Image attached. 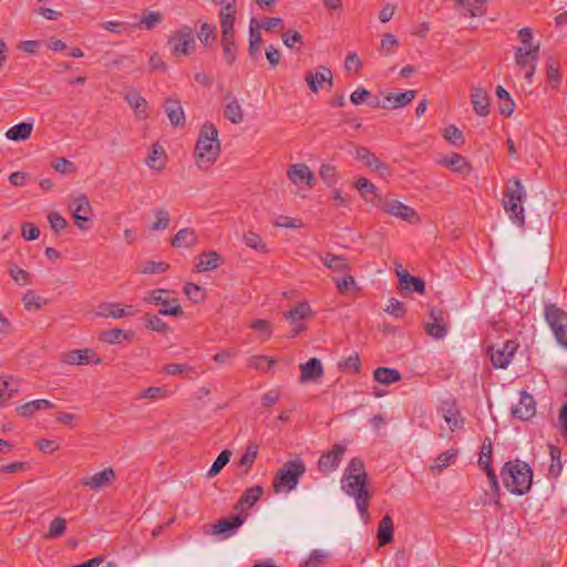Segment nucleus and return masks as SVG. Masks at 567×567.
<instances>
[{
	"label": "nucleus",
	"instance_id": "f257e3e1",
	"mask_svg": "<svg viewBox=\"0 0 567 567\" xmlns=\"http://www.w3.org/2000/svg\"><path fill=\"white\" fill-rule=\"evenodd\" d=\"M367 486L368 474L363 461L353 457L344 470L341 478V489L355 499L358 511L365 520L369 518L368 506L371 499Z\"/></svg>",
	"mask_w": 567,
	"mask_h": 567
},
{
	"label": "nucleus",
	"instance_id": "f03ea898",
	"mask_svg": "<svg viewBox=\"0 0 567 567\" xmlns=\"http://www.w3.org/2000/svg\"><path fill=\"white\" fill-rule=\"evenodd\" d=\"M219 153L218 130L213 123L206 122L199 131L194 150L196 166L202 171H207L217 161Z\"/></svg>",
	"mask_w": 567,
	"mask_h": 567
},
{
	"label": "nucleus",
	"instance_id": "7ed1b4c3",
	"mask_svg": "<svg viewBox=\"0 0 567 567\" xmlns=\"http://www.w3.org/2000/svg\"><path fill=\"white\" fill-rule=\"evenodd\" d=\"M501 476L504 486L513 494L523 495L532 487L533 472L525 462L517 460L505 463Z\"/></svg>",
	"mask_w": 567,
	"mask_h": 567
},
{
	"label": "nucleus",
	"instance_id": "20e7f679",
	"mask_svg": "<svg viewBox=\"0 0 567 567\" xmlns=\"http://www.w3.org/2000/svg\"><path fill=\"white\" fill-rule=\"evenodd\" d=\"M526 197V190L522 184V182L516 178L513 182V186H508L503 196V207L507 213L509 219L518 226L519 228H524L525 226V214L523 202Z\"/></svg>",
	"mask_w": 567,
	"mask_h": 567
},
{
	"label": "nucleus",
	"instance_id": "39448f33",
	"mask_svg": "<svg viewBox=\"0 0 567 567\" xmlns=\"http://www.w3.org/2000/svg\"><path fill=\"white\" fill-rule=\"evenodd\" d=\"M306 465L300 458L286 462L277 472L274 478V491L276 493H289L296 488L299 478L305 474Z\"/></svg>",
	"mask_w": 567,
	"mask_h": 567
},
{
	"label": "nucleus",
	"instance_id": "423d86ee",
	"mask_svg": "<svg viewBox=\"0 0 567 567\" xmlns=\"http://www.w3.org/2000/svg\"><path fill=\"white\" fill-rule=\"evenodd\" d=\"M167 47L175 58L190 55L196 49L193 29L184 25L173 31L167 39Z\"/></svg>",
	"mask_w": 567,
	"mask_h": 567
},
{
	"label": "nucleus",
	"instance_id": "0eeeda50",
	"mask_svg": "<svg viewBox=\"0 0 567 567\" xmlns=\"http://www.w3.org/2000/svg\"><path fill=\"white\" fill-rule=\"evenodd\" d=\"M545 318L557 342L567 349V313L555 305H548L545 308Z\"/></svg>",
	"mask_w": 567,
	"mask_h": 567
},
{
	"label": "nucleus",
	"instance_id": "6e6552de",
	"mask_svg": "<svg viewBox=\"0 0 567 567\" xmlns=\"http://www.w3.org/2000/svg\"><path fill=\"white\" fill-rule=\"evenodd\" d=\"M379 207L389 216L395 217L398 219H401L406 223H419L420 216L417 215L416 210L403 204L401 200L391 198V197H384L381 200V204H379Z\"/></svg>",
	"mask_w": 567,
	"mask_h": 567
},
{
	"label": "nucleus",
	"instance_id": "1a4fd4ad",
	"mask_svg": "<svg viewBox=\"0 0 567 567\" xmlns=\"http://www.w3.org/2000/svg\"><path fill=\"white\" fill-rule=\"evenodd\" d=\"M137 312L138 310L132 305H122L120 302H102L96 307L94 317L102 319H122L126 317H133Z\"/></svg>",
	"mask_w": 567,
	"mask_h": 567
},
{
	"label": "nucleus",
	"instance_id": "9d476101",
	"mask_svg": "<svg viewBox=\"0 0 567 567\" xmlns=\"http://www.w3.org/2000/svg\"><path fill=\"white\" fill-rule=\"evenodd\" d=\"M115 480V471L112 467H105L95 474L81 477L80 483L90 491L99 492L112 485Z\"/></svg>",
	"mask_w": 567,
	"mask_h": 567
},
{
	"label": "nucleus",
	"instance_id": "9b49d317",
	"mask_svg": "<svg viewBox=\"0 0 567 567\" xmlns=\"http://www.w3.org/2000/svg\"><path fill=\"white\" fill-rule=\"evenodd\" d=\"M147 300L155 305H162L163 308L159 309V313L162 315L177 317L183 313L178 300L176 298H169L168 291L166 290L157 289L152 291Z\"/></svg>",
	"mask_w": 567,
	"mask_h": 567
},
{
	"label": "nucleus",
	"instance_id": "f8f14e48",
	"mask_svg": "<svg viewBox=\"0 0 567 567\" xmlns=\"http://www.w3.org/2000/svg\"><path fill=\"white\" fill-rule=\"evenodd\" d=\"M346 452V445L334 444L332 449L323 453L318 461V470L322 474L327 475L336 471L342 460Z\"/></svg>",
	"mask_w": 567,
	"mask_h": 567
},
{
	"label": "nucleus",
	"instance_id": "ddd939ff",
	"mask_svg": "<svg viewBox=\"0 0 567 567\" xmlns=\"http://www.w3.org/2000/svg\"><path fill=\"white\" fill-rule=\"evenodd\" d=\"M61 361L71 365L100 364L102 359L92 349H76L62 354Z\"/></svg>",
	"mask_w": 567,
	"mask_h": 567
},
{
	"label": "nucleus",
	"instance_id": "4468645a",
	"mask_svg": "<svg viewBox=\"0 0 567 567\" xmlns=\"http://www.w3.org/2000/svg\"><path fill=\"white\" fill-rule=\"evenodd\" d=\"M429 317L430 321L424 326L426 332L436 340L443 339L447 333L444 312L441 309L432 308Z\"/></svg>",
	"mask_w": 567,
	"mask_h": 567
},
{
	"label": "nucleus",
	"instance_id": "2eb2a0df",
	"mask_svg": "<svg viewBox=\"0 0 567 567\" xmlns=\"http://www.w3.org/2000/svg\"><path fill=\"white\" fill-rule=\"evenodd\" d=\"M416 96L415 90H408L401 93H389L384 97V102L381 103L379 101L372 103L374 107H383V109H399L404 107L410 104Z\"/></svg>",
	"mask_w": 567,
	"mask_h": 567
},
{
	"label": "nucleus",
	"instance_id": "dca6fc26",
	"mask_svg": "<svg viewBox=\"0 0 567 567\" xmlns=\"http://www.w3.org/2000/svg\"><path fill=\"white\" fill-rule=\"evenodd\" d=\"M517 350V343L515 341H506L502 348L495 349L494 347L491 348V360L495 368L504 369L506 368L512 358L514 357V353Z\"/></svg>",
	"mask_w": 567,
	"mask_h": 567
},
{
	"label": "nucleus",
	"instance_id": "f3484780",
	"mask_svg": "<svg viewBox=\"0 0 567 567\" xmlns=\"http://www.w3.org/2000/svg\"><path fill=\"white\" fill-rule=\"evenodd\" d=\"M471 102L474 112L478 116H487L491 112V96L486 89L482 86H473L471 89Z\"/></svg>",
	"mask_w": 567,
	"mask_h": 567
},
{
	"label": "nucleus",
	"instance_id": "a211bd4d",
	"mask_svg": "<svg viewBox=\"0 0 567 567\" xmlns=\"http://www.w3.org/2000/svg\"><path fill=\"white\" fill-rule=\"evenodd\" d=\"M287 176L293 185L305 183L309 188L313 186L315 175L305 163L290 165L287 169Z\"/></svg>",
	"mask_w": 567,
	"mask_h": 567
},
{
	"label": "nucleus",
	"instance_id": "6ab92c4d",
	"mask_svg": "<svg viewBox=\"0 0 567 567\" xmlns=\"http://www.w3.org/2000/svg\"><path fill=\"white\" fill-rule=\"evenodd\" d=\"M355 157L363 162L368 167L379 173L382 177L391 174L390 167L382 163L372 152L365 147H358L355 151Z\"/></svg>",
	"mask_w": 567,
	"mask_h": 567
},
{
	"label": "nucleus",
	"instance_id": "aec40b11",
	"mask_svg": "<svg viewBox=\"0 0 567 567\" xmlns=\"http://www.w3.org/2000/svg\"><path fill=\"white\" fill-rule=\"evenodd\" d=\"M512 413L523 421L533 417L536 413V402L534 398L525 391L520 392L519 403L512 409Z\"/></svg>",
	"mask_w": 567,
	"mask_h": 567
},
{
	"label": "nucleus",
	"instance_id": "412c9836",
	"mask_svg": "<svg viewBox=\"0 0 567 567\" xmlns=\"http://www.w3.org/2000/svg\"><path fill=\"white\" fill-rule=\"evenodd\" d=\"M440 412L442 414V417L451 429V431H455L457 429H461L464 424V420L461 416V412L453 401H445L442 403L440 408Z\"/></svg>",
	"mask_w": 567,
	"mask_h": 567
},
{
	"label": "nucleus",
	"instance_id": "4be33fe9",
	"mask_svg": "<svg viewBox=\"0 0 567 567\" xmlns=\"http://www.w3.org/2000/svg\"><path fill=\"white\" fill-rule=\"evenodd\" d=\"M300 377L301 383L317 382L323 375V367L319 359L311 358L306 363L300 364Z\"/></svg>",
	"mask_w": 567,
	"mask_h": 567
},
{
	"label": "nucleus",
	"instance_id": "5701e85b",
	"mask_svg": "<svg viewBox=\"0 0 567 567\" xmlns=\"http://www.w3.org/2000/svg\"><path fill=\"white\" fill-rule=\"evenodd\" d=\"M223 114L233 124H239L244 121V109L238 99L230 93L225 96Z\"/></svg>",
	"mask_w": 567,
	"mask_h": 567
},
{
	"label": "nucleus",
	"instance_id": "b1692460",
	"mask_svg": "<svg viewBox=\"0 0 567 567\" xmlns=\"http://www.w3.org/2000/svg\"><path fill=\"white\" fill-rule=\"evenodd\" d=\"M305 80L310 90L315 93L318 92L319 85L324 82L328 83L329 87H331L333 84L331 70L323 65L319 66L316 73H307Z\"/></svg>",
	"mask_w": 567,
	"mask_h": 567
},
{
	"label": "nucleus",
	"instance_id": "393cba45",
	"mask_svg": "<svg viewBox=\"0 0 567 567\" xmlns=\"http://www.w3.org/2000/svg\"><path fill=\"white\" fill-rule=\"evenodd\" d=\"M491 460H492V443H491V440L487 439L482 445L478 463L486 471L487 477L492 484L493 489L495 492H498L499 486H498V482H497V476L494 473V471L489 467Z\"/></svg>",
	"mask_w": 567,
	"mask_h": 567
},
{
	"label": "nucleus",
	"instance_id": "a878e982",
	"mask_svg": "<svg viewBox=\"0 0 567 567\" xmlns=\"http://www.w3.org/2000/svg\"><path fill=\"white\" fill-rule=\"evenodd\" d=\"M354 187L367 203H371L374 206L381 204L382 197L377 193L375 185L365 177H359L354 183Z\"/></svg>",
	"mask_w": 567,
	"mask_h": 567
},
{
	"label": "nucleus",
	"instance_id": "bb28decb",
	"mask_svg": "<svg viewBox=\"0 0 567 567\" xmlns=\"http://www.w3.org/2000/svg\"><path fill=\"white\" fill-rule=\"evenodd\" d=\"M223 261V257L217 251L209 250L197 257L195 268L198 272H206L217 269Z\"/></svg>",
	"mask_w": 567,
	"mask_h": 567
},
{
	"label": "nucleus",
	"instance_id": "cd10ccee",
	"mask_svg": "<svg viewBox=\"0 0 567 567\" xmlns=\"http://www.w3.org/2000/svg\"><path fill=\"white\" fill-rule=\"evenodd\" d=\"M539 55V47L527 49V47H518L515 50V64L525 69L532 64H537Z\"/></svg>",
	"mask_w": 567,
	"mask_h": 567
},
{
	"label": "nucleus",
	"instance_id": "c85d7f7f",
	"mask_svg": "<svg viewBox=\"0 0 567 567\" xmlns=\"http://www.w3.org/2000/svg\"><path fill=\"white\" fill-rule=\"evenodd\" d=\"M236 8L231 3L224 6L219 12L221 37H234Z\"/></svg>",
	"mask_w": 567,
	"mask_h": 567
},
{
	"label": "nucleus",
	"instance_id": "c756f323",
	"mask_svg": "<svg viewBox=\"0 0 567 567\" xmlns=\"http://www.w3.org/2000/svg\"><path fill=\"white\" fill-rule=\"evenodd\" d=\"M125 100L130 104V106L134 110L135 116L140 120H145L148 117L147 109L148 103L146 100L136 91L128 92L125 96Z\"/></svg>",
	"mask_w": 567,
	"mask_h": 567
},
{
	"label": "nucleus",
	"instance_id": "7c9ffc66",
	"mask_svg": "<svg viewBox=\"0 0 567 567\" xmlns=\"http://www.w3.org/2000/svg\"><path fill=\"white\" fill-rule=\"evenodd\" d=\"M145 163L151 169L163 171L166 165V154L163 146L158 143L153 144Z\"/></svg>",
	"mask_w": 567,
	"mask_h": 567
},
{
	"label": "nucleus",
	"instance_id": "2f4dec72",
	"mask_svg": "<svg viewBox=\"0 0 567 567\" xmlns=\"http://www.w3.org/2000/svg\"><path fill=\"white\" fill-rule=\"evenodd\" d=\"M133 337H134V332L131 330L125 331L123 329L113 328V329L102 331L100 333L99 339H100V341L107 343V344H118L123 340H127V341L132 340Z\"/></svg>",
	"mask_w": 567,
	"mask_h": 567
},
{
	"label": "nucleus",
	"instance_id": "473e14b6",
	"mask_svg": "<svg viewBox=\"0 0 567 567\" xmlns=\"http://www.w3.org/2000/svg\"><path fill=\"white\" fill-rule=\"evenodd\" d=\"M197 241L198 237L193 228H183L172 238V246L176 248H192Z\"/></svg>",
	"mask_w": 567,
	"mask_h": 567
},
{
	"label": "nucleus",
	"instance_id": "72a5a7b5",
	"mask_svg": "<svg viewBox=\"0 0 567 567\" xmlns=\"http://www.w3.org/2000/svg\"><path fill=\"white\" fill-rule=\"evenodd\" d=\"M320 260L326 267L334 272L347 274L350 269L349 261L343 256L327 252L320 256Z\"/></svg>",
	"mask_w": 567,
	"mask_h": 567
},
{
	"label": "nucleus",
	"instance_id": "f704fd0d",
	"mask_svg": "<svg viewBox=\"0 0 567 567\" xmlns=\"http://www.w3.org/2000/svg\"><path fill=\"white\" fill-rule=\"evenodd\" d=\"M164 107L172 125L183 126L185 124L184 110L179 101L174 99H167L164 104Z\"/></svg>",
	"mask_w": 567,
	"mask_h": 567
},
{
	"label": "nucleus",
	"instance_id": "c9c22d12",
	"mask_svg": "<svg viewBox=\"0 0 567 567\" xmlns=\"http://www.w3.org/2000/svg\"><path fill=\"white\" fill-rule=\"evenodd\" d=\"M54 404L45 399H39L30 401L25 404L20 405L17 408V412L22 417H30L33 415L37 411L41 410H50L53 409Z\"/></svg>",
	"mask_w": 567,
	"mask_h": 567
},
{
	"label": "nucleus",
	"instance_id": "e433bc0d",
	"mask_svg": "<svg viewBox=\"0 0 567 567\" xmlns=\"http://www.w3.org/2000/svg\"><path fill=\"white\" fill-rule=\"evenodd\" d=\"M69 208L72 212V215L82 214V215H92L93 208L90 204V200L84 194L71 195L69 199Z\"/></svg>",
	"mask_w": 567,
	"mask_h": 567
},
{
	"label": "nucleus",
	"instance_id": "4c0bfd02",
	"mask_svg": "<svg viewBox=\"0 0 567 567\" xmlns=\"http://www.w3.org/2000/svg\"><path fill=\"white\" fill-rule=\"evenodd\" d=\"M33 131V124L22 122L13 125L6 132V137L10 141L20 142L25 141L31 136Z\"/></svg>",
	"mask_w": 567,
	"mask_h": 567
},
{
	"label": "nucleus",
	"instance_id": "58836bf2",
	"mask_svg": "<svg viewBox=\"0 0 567 567\" xmlns=\"http://www.w3.org/2000/svg\"><path fill=\"white\" fill-rule=\"evenodd\" d=\"M440 163L457 173H470L472 171V167L466 158L456 153L444 157Z\"/></svg>",
	"mask_w": 567,
	"mask_h": 567
},
{
	"label": "nucleus",
	"instance_id": "ea45409f",
	"mask_svg": "<svg viewBox=\"0 0 567 567\" xmlns=\"http://www.w3.org/2000/svg\"><path fill=\"white\" fill-rule=\"evenodd\" d=\"M261 495H262V487H260V486L250 487L239 498L235 508L238 511H245L247 508H250L255 505V503L260 498Z\"/></svg>",
	"mask_w": 567,
	"mask_h": 567
},
{
	"label": "nucleus",
	"instance_id": "a19ab883",
	"mask_svg": "<svg viewBox=\"0 0 567 567\" xmlns=\"http://www.w3.org/2000/svg\"><path fill=\"white\" fill-rule=\"evenodd\" d=\"M312 315L311 307L308 302H299L295 308L285 312L284 317L291 324H295L298 320L308 319Z\"/></svg>",
	"mask_w": 567,
	"mask_h": 567
},
{
	"label": "nucleus",
	"instance_id": "79ce46f5",
	"mask_svg": "<svg viewBox=\"0 0 567 567\" xmlns=\"http://www.w3.org/2000/svg\"><path fill=\"white\" fill-rule=\"evenodd\" d=\"M379 545L384 546L393 540V522L389 515H385L378 526Z\"/></svg>",
	"mask_w": 567,
	"mask_h": 567
},
{
	"label": "nucleus",
	"instance_id": "37998d69",
	"mask_svg": "<svg viewBox=\"0 0 567 567\" xmlns=\"http://www.w3.org/2000/svg\"><path fill=\"white\" fill-rule=\"evenodd\" d=\"M373 377L375 381L382 384H392L401 380V374L396 369L383 367L375 369Z\"/></svg>",
	"mask_w": 567,
	"mask_h": 567
},
{
	"label": "nucleus",
	"instance_id": "c03bdc74",
	"mask_svg": "<svg viewBox=\"0 0 567 567\" xmlns=\"http://www.w3.org/2000/svg\"><path fill=\"white\" fill-rule=\"evenodd\" d=\"M458 451L456 449H450L443 453H441L431 465V471L441 473L445 467H447L457 456Z\"/></svg>",
	"mask_w": 567,
	"mask_h": 567
},
{
	"label": "nucleus",
	"instance_id": "a18cd8bd",
	"mask_svg": "<svg viewBox=\"0 0 567 567\" xmlns=\"http://www.w3.org/2000/svg\"><path fill=\"white\" fill-rule=\"evenodd\" d=\"M244 523V519L240 516H235L230 519L223 518L217 520L213 525V534L219 535L226 532H230L239 527Z\"/></svg>",
	"mask_w": 567,
	"mask_h": 567
},
{
	"label": "nucleus",
	"instance_id": "49530a36",
	"mask_svg": "<svg viewBox=\"0 0 567 567\" xmlns=\"http://www.w3.org/2000/svg\"><path fill=\"white\" fill-rule=\"evenodd\" d=\"M47 299L32 290H28L22 297V303L28 311L39 310L47 305Z\"/></svg>",
	"mask_w": 567,
	"mask_h": 567
},
{
	"label": "nucleus",
	"instance_id": "de8ad7c7",
	"mask_svg": "<svg viewBox=\"0 0 567 567\" xmlns=\"http://www.w3.org/2000/svg\"><path fill=\"white\" fill-rule=\"evenodd\" d=\"M8 271L16 284L22 286H28L32 284L31 275L27 270L20 268L17 264H10L8 267Z\"/></svg>",
	"mask_w": 567,
	"mask_h": 567
},
{
	"label": "nucleus",
	"instance_id": "09e8293b",
	"mask_svg": "<svg viewBox=\"0 0 567 567\" xmlns=\"http://www.w3.org/2000/svg\"><path fill=\"white\" fill-rule=\"evenodd\" d=\"M255 19L251 20L250 22V29H249V54L251 58H256L259 52H260V47H261V34L259 32L258 29H256L254 27L255 24Z\"/></svg>",
	"mask_w": 567,
	"mask_h": 567
},
{
	"label": "nucleus",
	"instance_id": "8fccbe9b",
	"mask_svg": "<svg viewBox=\"0 0 567 567\" xmlns=\"http://www.w3.org/2000/svg\"><path fill=\"white\" fill-rule=\"evenodd\" d=\"M547 80L553 89H558L561 82L559 63L554 59L547 61Z\"/></svg>",
	"mask_w": 567,
	"mask_h": 567
},
{
	"label": "nucleus",
	"instance_id": "3c124183",
	"mask_svg": "<svg viewBox=\"0 0 567 567\" xmlns=\"http://www.w3.org/2000/svg\"><path fill=\"white\" fill-rule=\"evenodd\" d=\"M244 243L251 249L260 252H268L267 245L264 243L262 238L254 231H247L244 234Z\"/></svg>",
	"mask_w": 567,
	"mask_h": 567
},
{
	"label": "nucleus",
	"instance_id": "603ef678",
	"mask_svg": "<svg viewBox=\"0 0 567 567\" xmlns=\"http://www.w3.org/2000/svg\"><path fill=\"white\" fill-rule=\"evenodd\" d=\"M168 391L163 386H150L146 389H143L137 398L138 399H148L151 401H157L163 400L168 396Z\"/></svg>",
	"mask_w": 567,
	"mask_h": 567
},
{
	"label": "nucleus",
	"instance_id": "864d4df0",
	"mask_svg": "<svg viewBox=\"0 0 567 567\" xmlns=\"http://www.w3.org/2000/svg\"><path fill=\"white\" fill-rule=\"evenodd\" d=\"M220 42L224 58L227 64L231 65L236 61V47L234 37H221Z\"/></svg>",
	"mask_w": 567,
	"mask_h": 567
},
{
	"label": "nucleus",
	"instance_id": "5fc2aeb1",
	"mask_svg": "<svg viewBox=\"0 0 567 567\" xmlns=\"http://www.w3.org/2000/svg\"><path fill=\"white\" fill-rule=\"evenodd\" d=\"M65 519L63 517L58 516L51 522L45 537L50 539L60 538L65 533Z\"/></svg>",
	"mask_w": 567,
	"mask_h": 567
},
{
	"label": "nucleus",
	"instance_id": "6e6d98bb",
	"mask_svg": "<svg viewBox=\"0 0 567 567\" xmlns=\"http://www.w3.org/2000/svg\"><path fill=\"white\" fill-rule=\"evenodd\" d=\"M230 456H231V452L228 450H224L217 456V458L213 463L212 467L207 472V477L212 478V477L216 476L223 470V467L229 462Z\"/></svg>",
	"mask_w": 567,
	"mask_h": 567
},
{
	"label": "nucleus",
	"instance_id": "4d7b16f0",
	"mask_svg": "<svg viewBox=\"0 0 567 567\" xmlns=\"http://www.w3.org/2000/svg\"><path fill=\"white\" fill-rule=\"evenodd\" d=\"M247 362L248 367L255 370H268L276 363L275 359L266 355H252Z\"/></svg>",
	"mask_w": 567,
	"mask_h": 567
},
{
	"label": "nucleus",
	"instance_id": "13d9d810",
	"mask_svg": "<svg viewBox=\"0 0 567 567\" xmlns=\"http://www.w3.org/2000/svg\"><path fill=\"white\" fill-rule=\"evenodd\" d=\"M184 293L195 303L202 302L205 299L204 289L196 284L188 282L184 286Z\"/></svg>",
	"mask_w": 567,
	"mask_h": 567
},
{
	"label": "nucleus",
	"instance_id": "bf43d9fd",
	"mask_svg": "<svg viewBox=\"0 0 567 567\" xmlns=\"http://www.w3.org/2000/svg\"><path fill=\"white\" fill-rule=\"evenodd\" d=\"M169 265L164 261L147 260L143 262L140 272L142 274H163L167 271Z\"/></svg>",
	"mask_w": 567,
	"mask_h": 567
},
{
	"label": "nucleus",
	"instance_id": "052dcab7",
	"mask_svg": "<svg viewBox=\"0 0 567 567\" xmlns=\"http://www.w3.org/2000/svg\"><path fill=\"white\" fill-rule=\"evenodd\" d=\"M171 216L167 210L158 209L155 213V220L153 221L151 228L154 231L164 230L169 226Z\"/></svg>",
	"mask_w": 567,
	"mask_h": 567
},
{
	"label": "nucleus",
	"instance_id": "680f3d73",
	"mask_svg": "<svg viewBox=\"0 0 567 567\" xmlns=\"http://www.w3.org/2000/svg\"><path fill=\"white\" fill-rule=\"evenodd\" d=\"M319 176L328 186H333L338 181L337 169L330 164L321 165Z\"/></svg>",
	"mask_w": 567,
	"mask_h": 567
},
{
	"label": "nucleus",
	"instance_id": "e2e57ef3",
	"mask_svg": "<svg viewBox=\"0 0 567 567\" xmlns=\"http://www.w3.org/2000/svg\"><path fill=\"white\" fill-rule=\"evenodd\" d=\"M52 168L61 174H73L76 172L75 165L65 157H59L51 163Z\"/></svg>",
	"mask_w": 567,
	"mask_h": 567
},
{
	"label": "nucleus",
	"instance_id": "0e129e2a",
	"mask_svg": "<svg viewBox=\"0 0 567 567\" xmlns=\"http://www.w3.org/2000/svg\"><path fill=\"white\" fill-rule=\"evenodd\" d=\"M443 136L453 145H462L464 143L463 133L455 126L449 125L443 131Z\"/></svg>",
	"mask_w": 567,
	"mask_h": 567
},
{
	"label": "nucleus",
	"instance_id": "69168bd1",
	"mask_svg": "<svg viewBox=\"0 0 567 567\" xmlns=\"http://www.w3.org/2000/svg\"><path fill=\"white\" fill-rule=\"evenodd\" d=\"M274 226L280 227V228H300L302 227V221L299 218H292L289 216L279 215L277 216L274 221Z\"/></svg>",
	"mask_w": 567,
	"mask_h": 567
},
{
	"label": "nucleus",
	"instance_id": "338daca9",
	"mask_svg": "<svg viewBox=\"0 0 567 567\" xmlns=\"http://www.w3.org/2000/svg\"><path fill=\"white\" fill-rule=\"evenodd\" d=\"M333 281H334L337 289L340 293H346L347 291H349L352 288L358 290L357 282H355L353 276H351L349 274H347L343 278H334Z\"/></svg>",
	"mask_w": 567,
	"mask_h": 567
},
{
	"label": "nucleus",
	"instance_id": "774afa93",
	"mask_svg": "<svg viewBox=\"0 0 567 567\" xmlns=\"http://www.w3.org/2000/svg\"><path fill=\"white\" fill-rule=\"evenodd\" d=\"M198 39L204 45H208L210 41L215 40V27L205 22L198 31Z\"/></svg>",
	"mask_w": 567,
	"mask_h": 567
}]
</instances>
